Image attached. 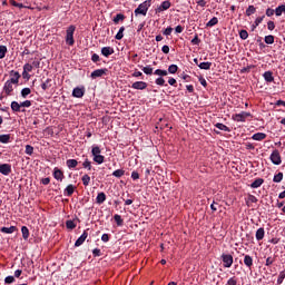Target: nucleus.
<instances>
[{
	"instance_id": "obj_1",
	"label": "nucleus",
	"mask_w": 285,
	"mask_h": 285,
	"mask_svg": "<svg viewBox=\"0 0 285 285\" xmlns=\"http://www.w3.org/2000/svg\"><path fill=\"white\" fill-rule=\"evenodd\" d=\"M153 0H146L145 2L140 3L138 6V8L135 10V14H142L144 17H146L147 12H148V8L150 7Z\"/></svg>"
},
{
	"instance_id": "obj_2",
	"label": "nucleus",
	"mask_w": 285,
	"mask_h": 285,
	"mask_svg": "<svg viewBox=\"0 0 285 285\" xmlns=\"http://www.w3.org/2000/svg\"><path fill=\"white\" fill-rule=\"evenodd\" d=\"M75 30L76 27L72 24L67 29L66 43H68V46H75Z\"/></svg>"
},
{
	"instance_id": "obj_3",
	"label": "nucleus",
	"mask_w": 285,
	"mask_h": 285,
	"mask_svg": "<svg viewBox=\"0 0 285 285\" xmlns=\"http://www.w3.org/2000/svg\"><path fill=\"white\" fill-rule=\"evenodd\" d=\"M91 154L96 164H104V156H101V149L98 146L92 147Z\"/></svg>"
},
{
	"instance_id": "obj_4",
	"label": "nucleus",
	"mask_w": 285,
	"mask_h": 285,
	"mask_svg": "<svg viewBox=\"0 0 285 285\" xmlns=\"http://www.w3.org/2000/svg\"><path fill=\"white\" fill-rule=\"evenodd\" d=\"M271 161L275 165V166H279V164H282V156L279 155V150H274L271 155Z\"/></svg>"
},
{
	"instance_id": "obj_5",
	"label": "nucleus",
	"mask_w": 285,
	"mask_h": 285,
	"mask_svg": "<svg viewBox=\"0 0 285 285\" xmlns=\"http://www.w3.org/2000/svg\"><path fill=\"white\" fill-rule=\"evenodd\" d=\"M1 175L8 176L12 173V166L10 164H0Z\"/></svg>"
},
{
	"instance_id": "obj_6",
	"label": "nucleus",
	"mask_w": 285,
	"mask_h": 285,
	"mask_svg": "<svg viewBox=\"0 0 285 285\" xmlns=\"http://www.w3.org/2000/svg\"><path fill=\"white\" fill-rule=\"evenodd\" d=\"M222 257H223L225 268H230L233 266V255L223 254Z\"/></svg>"
},
{
	"instance_id": "obj_7",
	"label": "nucleus",
	"mask_w": 285,
	"mask_h": 285,
	"mask_svg": "<svg viewBox=\"0 0 285 285\" xmlns=\"http://www.w3.org/2000/svg\"><path fill=\"white\" fill-rule=\"evenodd\" d=\"M246 117H250V112L243 111L233 116L234 121H246Z\"/></svg>"
},
{
	"instance_id": "obj_8",
	"label": "nucleus",
	"mask_w": 285,
	"mask_h": 285,
	"mask_svg": "<svg viewBox=\"0 0 285 285\" xmlns=\"http://www.w3.org/2000/svg\"><path fill=\"white\" fill-rule=\"evenodd\" d=\"M10 79L9 81H11V83H19V79H21V73H19V71H14V70H11L10 71Z\"/></svg>"
},
{
	"instance_id": "obj_9",
	"label": "nucleus",
	"mask_w": 285,
	"mask_h": 285,
	"mask_svg": "<svg viewBox=\"0 0 285 285\" xmlns=\"http://www.w3.org/2000/svg\"><path fill=\"white\" fill-rule=\"evenodd\" d=\"M131 88H134V90H146V88H148V83L144 81H136L131 85Z\"/></svg>"
},
{
	"instance_id": "obj_10",
	"label": "nucleus",
	"mask_w": 285,
	"mask_h": 285,
	"mask_svg": "<svg viewBox=\"0 0 285 285\" xmlns=\"http://www.w3.org/2000/svg\"><path fill=\"white\" fill-rule=\"evenodd\" d=\"M106 72H108V69L95 70L94 72H91V79H97L99 77H104V75H106Z\"/></svg>"
},
{
	"instance_id": "obj_11",
	"label": "nucleus",
	"mask_w": 285,
	"mask_h": 285,
	"mask_svg": "<svg viewBox=\"0 0 285 285\" xmlns=\"http://www.w3.org/2000/svg\"><path fill=\"white\" fill-rule=\"evenodd\" d=\"M170 8V1H164L158 8H156V13L164 12V10H168Z\"/></svg>"
},
{
	"instance_id": "obj_12",
	"label": "nucleus",
	"mask_w": 285,
	"mask_h": 285,
	"mask_svg": "<svg viewBox=\"0 0 285 285\" xmlns=\"http://www.w3.org/2000/svg\"><path fill=\"white\" fill-rule=\"evenodd\" d=\"M13 85H14V82H11V80H7V82L4 83V87H3L6 95H10L12 92V90H14V87H12Z\"/></svg>"
},
{
	"instance_id": "obj_13",
	"label": "nucleus",
	"mask_w": 285,
	"mask_h": 285,
	"mask_svg": "<svg viewBox=\"0 0 285 285\" xmlns=\"http://www.w3.org/2000/svg\"><path fill=\"white\" fill-rule=\"evenodd\" d=\"M85 92L86 91L83 90V88L77 87L72 91V97H76L77 99H81V97H83Z\"/></svg>"
},
{
	"instance_id": "obj_14",
	"label": "nucleus",
	"mask_w": 285,
	"mask_h": 285,
	"mask_svg": "<svg viewBox=\"0 0 285 285\" xmlns=\"http://www.w3.org/2000/svg\"><path fill=\"white\" fill-rule=\"evenodd\" d=\"M86 239H88V232L82 233V235L76 240L75 246H81Z\"/></svg>"
},
{
	"instance_id": "obj_15",
	"label": "nucleus",
	"mask_w": 285,
	"mask_h": 285,
	"mask_svg": "<svg viewBox=\"0 0 285 285\" xmlns=\"http://www.w3.org/2000/svg\"><path fill=\"white\" fill-rule=\"evenodd\" d=\"M115 53V49H112V47H104L101 49V55H104V57H110V55Z\"/></svg>"
},
{
	"instance_id": "obj_16",
	"label": "nucleus",
	"mask_w": 285,
	"mask_h": 285,
	"mask_svg": "<svg viewBox=\"0 0 285 285\" xmlns=\"http://www.w3.org/2000/svg\"><path fill=\"white\" fill-rule=\"evenodd\" d=\"M53 177L58 181H63V171H61V169H59V168H55Z\"/></svg>"
},
{
	"instance_id": "obj_17",
	"label": "nucleus",
	"mask_w": 285,
	"mask_h": 285,
	"mask_svg": "<svg viewBox=\"0 0 285 285\" xmlns=\"http://www.w3.org/2000/svg\"><path fill=\"white\" fill-rule=\"evenodd\" d=\"M265 81H267V83H272V81H275V78L273 77V72L272 71H266L263 75Z\"/></svg>"
},
{
	"instance_id": "obj_18",
	"label": "nucleus",
	"mask_w": 285,
	"mask_h": 285,
	"mask_svg": "<svg viewBox=\"0 0 285 285\" xmlns=\"http://www.w3.org/2000/svg\"><path fill=\"white\" fill-rule=\"evenodd\" d=\"M266 137V134L264 132H257L254 134L252 139H254L255 141H263V139Z\"/></svg>"
},
{
	"instance_id": "obj_19",
	"label": "nucleus",
	"mask_w": 285,
	"mask_h": 285,
	"mask_svg": "<svg viewBox=\"0 0 285 285\" xmlns=\"http://www.w3.org/2000/svg\"><path fill=\"white\" fill-rule=\"evenodd\" d=\"M14 230H17L16 226L2 227L1 228V233H6L7 235H11V233H14Z\"/></svg>"
},
{
	"instance_id": "obj_20",
	"label": "nucleus",
	"mask_w": 285,
	"mask_h": 285,
	"mask_svg": "<svg viewBox=\"0 0 285 285\" xmlns=\"http://www.w3.org/2000/svg\"><path fill=\"white\" fill-rule=\"evenodd\" d=\"M212 66H213V62H200L198 65V68H200V70H210Z\"/></svg>"
},
{
	"instance_id": "obj_21",
	"label": "nucleus",
	"mask_w": 285,
	"mask_h": 285,
	"mask_svg": "<svg viewBox=\"0 0 285 285\" xmlns=\"http://www.w3.org/2000/svg\"><path fill=\"white\" fill-rule=\"evenodd\" d=\"M262 184H264V179L262 178H257L256 180H254L250 185L252 188H259V186H262Z\"/></svg>"
},
{
	"instance_id": "obj_22",
	"label": "nucleus",
	"mask_w": 285,
	"mask_h": 285,
	"mask_svg": "<svg viewBox=\"0 0 285 285\" xmlns=\"http://www.w3.org/2000/svg\"><path fill=\"white\" fill-rule=\"evenodd\" d=\"M11 109L13 110V112H20L21 111V105H19V102H17V101H12L11 102Z\"/></svg>"
},
{
	"instance_id": "obj_23",
	"label": "nucleus",
	"mask_w": 285,
	"mask_h": 285,
	"mask_svg": "<svg viewBox=\"0 0 285 285\" xmlns=\"http://www.w3.org/2000/svg\"><path fill=\"white\" fill-rule=\"evenodd\" d=\"M217 23H219V19H217V17L212 18L208 22H207V28H213V26H217Z\"/></svg>"
},
{
	"instance_id": "obj_24",
	"label": "nucleus",
	"mask_w": 285,
	"mask_h": 285,
	"mask_svg": "<svg viewBox=\"0 0 285 285\" xmlns=\"http://www.w3.org/2000/svg\"><path fill=\"white\" fill-rule=\"evenodd\" d=\"M244 264H245V266L250 268V266H253V257H250L249 255H246L244 258Z\"/></svg>"
},
{
	"instance_id": "obj_25",
	"label": "nucleus",
	"mask_w": 285,
	"mask_h": 285,
	"mask_svg": "<svg viewBox=\"0 0 285 285\" xmlns=\"http://www.w3.org/2000/svg\"><path fill=\"white\" fill-rule=\"evenodd\" d=\"M52 86V79H47L45 82H42L41 88L42 90H48V88H51Z\"/></svg>"
},
{
	"instance_id": "obj_26",
	"label": "nucleus",
	"mask_w": 285,
	"mask_h": 285,
	"mask_svg": "<svg viewBox=\"0 0 285 285\" xmlns=\"http://www.w3.org/2000/svg\"><path fill=\"white\" fill-rule=\"evenodd\" d=\"M256 239L258 242H262V239H264V228H258L256 232Z\"/></svg>"
},
{
	"instance_id": "obj_27",
	"label": "nucleus",
	"mask_w": 285,
	"mask_h": 285,
	"mask_svg": "<svg viewBox=\"0 0 285 285\" xmlns=\"http://www.w3.org/2000/svg\"><path fill=\"white\" fill-rule=\"evenodd\" d=\"M21 233H22L23 239H28V237H30V230L28 229V227L22 226Z\"/></svg>"
},
{
	"instance_id": "obj_28",
	"label": "nucleus",
	"mask_w": 285,
	"mask_h": 285,
	"mask_svg": "<svg viewBox=\"0 0 285 285\" xmlns=\"http://www.w3.org/2000/svg\"><path fill=\"white\" fill-rule=\"evenodd\" d=\"M282 12H285V4H282L275 9L276 17H282Z\"/></svg>"
},
{
	"instance_id": "obj_29",
	"label": "nucleus",
	"mask_w": 285,
	"mask_h": 285,
	"mask_svg": "<svg viewBox=\"0 0 285 285\" xmlns=\"http://www.w3.org/2000/svg\"><path fill=\"white\" fill-rule=\"evenodd\" d=\"M96 199H97V204H104V202H106V194L99 193Z\"/></svg>"
},
{
	"instance_id": "obj_30",
	"label": "nucleus",
	"mask_w": 285,
	"mask_h": 285,
	"mask_svg": "<svg viewBox=\"0 0 285 285\" xmlns=\"http://www.w3.org/2000/svg\"><path fill=\"white\" fill-rule=\"evenodd\" d=\"M77 164H79V163L77 161V159H68V160H67V166H68V168H77Z\"/></svg>"
},
{
	"instance_id": "obj_31",
	"label": "nucleus",
	"mask_w": 285,
	"mask_h": 285,
	"mask_svg": "<svg viewBox=\"0 0 285 285\" xmlns=\"http://www.w3.org/2000/svg\"><path fill=\"white\" fill-rule=\"evenodd\" d=\"M124 30H126L125 27H121L118 31V33L116 35L115 39H117V41H121V39H124Z\"/></svg>"
},
{
	"instance_id": "obj_32",
	"label": "nucleus",
	"mask_w": 285,
	"mask_h": 285,
	"mask_svg": "<svg viewBox=\"0 0 285 285\" xmlns=\"http://www.w3.org/2000/svg\"><path fill=\"white\" fill-rule=\"evenodd\" d=\"M282 179H284V174L283 173H278L274 176L273 181H275V184H279V181H282Z\"/></svg>"
},
{
	"instance_id": "obj_33",
	"label": "nucleus",
	"mask_w": 285,
	"mask_h": 285,
	"mask_svg": "<svg viewBox=\"0 0 285 285\" xmlns=\"http://www.w3.org/2000/svg\"><path fill=\"white\" fill-rule=\"evenodd\" d=\"M250 204H257V197H255L254 195H249L247 197V206H250Z\"/></svg>"
},
{
	"instance_id": "obj_34",
	"label": "nucleus",
	"mask_w": 285,
	"mask_h": 285,
	"mask_svg": "<svg viewBox=\"0 0 285 285\" xmlns=\"http://www.w3.org/2000/svg\"><path fill=\"white\" fill-rule=\"evenodd\" d=\"M216 128H218V130H224L225 132H229L230 129H228V127H226V125L222 124V122H217L216 124Z\"/></svg>"
},
{
	"instance_id": "obj_35",
	"label": "nucleus",
	"mask_w": 285,
	"mask_h": 285,
	"mask_svg": "<svg viewBox=\"0 0 285 285\" xmlns=\"http://www.w3.org/2000/svg\"><path fill=\"white\" fill-rule=\"evenodd\" d=\"M10 141V135H0V142L8 144Z\"/></svg>"
},
{
	"instance_id": "obj_36",
	"label": "nucleus",
	"mask_w": 285,
	"mask_h": 285,
	"mask_svg": "<svg viewBox=\"0 0 285 285\" xmlns=\"http://www.w3.org/2000/svg\"><path fill=\"white\" fill-rule=\"evenodd\" d=\"M126 174V171L124 169H117L112 173L114 177H124V175Z\"/></svg>"
},
{
	"instance_id": "obj_37",
	"label": "nucleus",
	"mask_w": 285,
	"mask_h": 285,
	"mask_svg": "<svg viewBox=\"0 0 285 285\" xmlns=\"http://www.w3.org/2000/svg\"><path fill=\"white\" fill-rule=\"evenodd\" d=\"M66 226L69 230H73V228H77V225L75 224L73 220H67Z\"/></svg>"
},
{
	"instance_id": "obj_38",
	"label": "nucleus",
	"mask_w": 285,
	"mask_h": 285,
	"mask_svg": "<svg viewBox=\"0 0 285 285\" xmlns=\"http://www.w3.org/2000/svg\"><path fill=\"white\" fill-rule=\"evenodd\" d=\"M177 70H179V67H177V65H170V66L168 67V72H169L170 75H175V72H177Z\"/></svg>"
},
{
	"instance_id": "obj_39",
	"label": "nucleus",
	"mask_w": 285,
	"mask_h": 285,
	"mask_svg": "<svg viewBox=\"0 0 285 285\" xmlns=\"http://www.w3.org/2000/svg\"><path fill=\"white\" fill-rule=\"evenodd\" d=\"M114 219L117 223V226H122L124 225V219H121V216H119V214H116L114 216Z\"/></svg>"
},
{
	"instance_id": "obj_40",
	"label": "nucleus",
	"mask_w": 285,
	"mask_h": 285,
	"mask_svg": "<svg viewBox=\"0 0 285 285\" xmlns=\"http://www.w3.org/2000/svg\"><path fill=\"white\" fill-rule=\"evenodd\" d=\"M6 52H8V47L0 46V59H3L6 57Z\"/></svg>"
},
{
	"instance_id": "obj_41",
	"label": "nucleus",
	"mask_w": 285,
	"mask_h": 285,
	"mask_svg": "<svg viewBox=\"0 0 285 285\" xmlns=\"http://www.w3.org/2000/svg\"><path fill=\"white\" fill-rule=\"evenodd\" d=\"M262 21H264V16L256 18V20L252 27V30H255V28H257V26H259V23H262Z\"/></svg>"
},
{
	"instance_id": "obj_42",
	"label": "nucleus",
	"mask_w": 285,
	"mask_h": 285,
	"mask_svg": "<svg viewBox=\"0 0 285 285\" xmlns=\"http://www.w3.org/2000/svg\"><path fill=\"white\" fill-rule=\"evenodd\" d=\"M124 19H126V17L121 13H118L115 18H114V23H119V21H124Z\"/></svg>"
},
{
	"instance_id": "obj_43",
	"label": "nucleus",
	"mask_w": 285,
	"mask_h": 285,
	"mask_svg": "<svg viewBox=\"0 0 285 285\" xmlns=\"http://www.w3.org/2000/svg\"><path fill=\"white\" fill-rule=\"evenodd\" d=\"M66 193H67L68 197H70L72 195V193H75V186L68 185L66 188Z\"/></svg>"
},
{
	"instance_id": "obj_44",
	"label": "nucleus",
	"mask_w": 285,
	"mask_h": 285,
	"mask_svg": "<svg viewBox=\"0 0 285 285\" xmlns=\"http://www.w3.org/2000/svg\"><path fill=\"white\" fill-rule=\"evenodd\" d=\"M255 11H256L255 6H249L246 10L247 17H250V14H255Z\"/></svg>"
},
{
	"instance_id": "obj_45",
	"label": "nucleus",
	"mask_w": 285,
	"mask_h": 285,
	"mask_svg": "<svg viewBox=\"0 0 285 285\" xmlns=\"http://www.w3.org/2000/svg\"><path fill=\"white\" fill-rule=\"evenodd\" d=\"M154 75H158L159 77H166L168 75V71L166 70H161V69H157Z\"/></svg>"
},
{
	"instance_id": "obj_46",
	"label": "nucleus",
	"mask_w": 285,
	"mask_h": 285,
	"mask_svg": "<svg viewBox=\"0 0 285 285\" xmlns=\"http://www.w3.org/2000/svg\"><path fill=\"white\" fill-rule=\"evenodd\" d=\"M35 153V147L27 145L26 146V155H32Z\"/></svg>"
},
{
	"instance_id": "obj_47",
	"label": "nucleus",
	"mask_w": 285,
	"mask_h": 285,
	"mask_svg": "<svg viewBox=\"0 0 285 285\" xmlns=\"http://www.w3.org/2000/svg\"><path fill=\"white\" fill-rule=\"evenodd\" d=\"M30 92H32V90H30V88H23V89L21 90V96L26 99V97H27L28 95H30Z\"/></svg>"
},
{
	"instance_id": "obj_48",
	"label": "nucleus",
	"mask_w": 285,
	"mask_h": 285,
	"mask_svg": "<svg viewBox=\"0 0 285 285\" xmlns=\"http://www.w3.org/2000/svg\"><path fill=\"white\" fill-rule=\"evenodd\" d=\"M265 43H268V45L275 43V37H273V36H266V37H265Z\"/></svg>"
},
{
	"instance_id": "obj_49",
	"label": "nucleus",
	"mask_w": 285,
	"mask_h": 285,
	"mask_svg": "<svg viewBox=\"0 0 285 285\" xmlns=\"http://www.w3.org/2000/svg\"><path fill=\"white\" fill-rule=\"evenodd\" d=\"M30 106H32V101L30 100H26L20 104V108H30Z\"/></svg>"
},
{
	"instance_id": "obj_50",
	"label": "nucleus",
	"mask_w": 285,
	"mask_h": 285,
	"mask_svg": "<svg viewBox=\"0 0 285 285\" xmlns=\"http://www.w3.org/2000/svg\"><path fill=\"white\" fill-rule=\"evenodd\" d=\"M82 184H83V186H88V184H90V176L83 175L82 176Z\"/></svg>"
},
{
	"instance_id": "obj_51",
	"label": "nucleus",
	"mask_w": 285,
	"mask_h": 285,
	"mask_svg": "<svg viewBox=\"0 0 285 285\" xmlns=\"http://www.w3.org/2000/svg\"><path fill=\"white\" fill-rule=\"evenodd\" d=\"M239 37H240V39H243V40L248 39V31H246V30H240Z\"/></svg>"
},
{
	"instance_id": "obj_52",
	"label": "nucleus",
	"mask_w": 285,
	"mask_h": 285,
	"mask_svg": "<svg viewBox=\"0 0 285 285\" xmlns=\"http://www.w3.org/2000/svg\"><path fill=\"white\" fill-rule=\"evenodd\" d=\"M142 72H145V75H153V68L150 66L144 67Z\"/></svg>"
},
{
	"instance_id": "obj_53",
	"label": "nucleus",
	"mask_w": 285,
	"mask_h": 285,
	"mask_svg": "<svg viewBox=\"0 0 285 285\" xmlns=\"http://www.w3.org/2000/svg\"><path fill=\"white\" fill-rule=\"evenodd\" d=\"M83 168H88V170L92 169V165L90 164V160L86 159L82 164Z\"/></svg>"
},
{
	"instance_id": "obj_54",
	"label": "nucleus",
	"mask_w": 285,
	"mask_h": 285,
	"mask_svg": "<svg viewBox=\"0 0 285 285\" xmlns=\"http://www.w3.org/2000/svg\"><path fill=\"white\" fill-rule=\"evenodd\" d=\"M14 283V276H7L4 278V284H12Z\"/></svg>"
},
{
	"instance_id": "obj_55",
	"label": "nucleus",
	"mask_w": 285,
	"mask_h": 285,
	"mask_svg": "<svg viewBox=\"0 0 285 285\" xmlns=\"http://www.w3.org/2000/svg\"><path fill=\"white\" fill-rule=\"evenodd\" d=\"M23 71H24V72H32V65L26 63V65L23 66Z\"/></svg>"
},
{
	"instance_id": "obj_56",
	"label": "nucleus",
	"mask_w": 285,
	"mask_h": 285,
	"mask_svg": "<svg viewBox=\"0 0 285 285\" xmlns=\"http://www.w3.org/2000/svg\"><path fill=\"white\" fill-rule=\"evenodd\" d=\"M10 3H11V6H14L16 8H24V7H23V3H18V2L14 1V0H10Z\"/></svg>"
},
{
	"instance_id": "obj_57",
	"label": "nucleus",
	"mask_w": 285,
	"mask_h": 285,
	"mask_svg": "<svg viewBox=\"0 0 285 285\" xmlns=\"http://www.w3.org/2000/svg\"><path fill=\"white\" fill-rule=\"evenodd\" d=\"M156 83H157V86H164V83H166V80L160 77V78L156 79Z\"/></svg>"
},
{
	"instance_id": "obj_58",
	"label": "nucleus",
	"mask_w": 285,
	"mask_h": 285,
	"mask_svg": "<svg viewBox=\"0 0 285 285\" xmlns=\"http://www.w3.org/2000/svg\"><path fill=\"white\" fill-rule=\"evenodd\" d=\"M164 35H165L166 37H169V35H173V28L169 27V28L165 29Z\"/></svg>"
},
{
	"instance_id": "obj_59",
	"label": "nucleus",
	"mask_w": 285,
	"mask_h": 285,
	"mask_svg": "<svg viewBox=\"0 0 285 285\" xmlns=\"http://www.w3.org/2000/svg\"><path fill=\"white\" fill-rule=\"evenodd\" d=\"M161 51H163L165 55H168V52H170V47H168L167 45H165V46H163Z\"/></svg>"
},
{
	"instance_id": "obj_60",
	"label": "nucleus",
	"mask_w": 285,
	"mask_h": 285,
	"mask_svg": "<svg viewBox=\"0 0 285 285\" xmlns=\"http://www.w3.org/2000/svg\"><path fill=\"white\" fill-rule=\"evenodd\" d=\"M267 28H268V30H275V22L268 21L267 22Z\"/></svg>"
},
{
	"instance_id": "obj_61",
	"label": "nucleus",
	"mask_w": 285,
	"mask_h": 285,
	"mask_svg": "<svg viewBox=\"0 0 285 285\" xmlns=\"http://www.w3.org/2000/svg\"><path fill=\"white\" fill-rule=\"evenodd\" d=\"M91 61H94V63H97V61H99V55L94 53L91 57Z\"/></svg>"
},
{
	"instance_id": "obj_62",
	"label": "nucleus",
	"mask_w": 285,
	"mask_h": 285,
	"mask_svg": "<svg viewBox=\"0 0 285 285\" xmlns=\"http://www.w3.org/2000/svg\"><path fill=\"white\" fill-rule=\"evenodd\" d=\"M266 14H267V17H273V14H275V10L268 8V9L266 10Z\"/></svg>"
},
{
	"instance_id": "obj_63",
	"label": "nucleus",
	"mask_w": 285,
	"mask_h": 285,
	"mask_svg": "<svg viewBox=\"0 0 285 285\" xmlns=\"http://www.w3.org/2000/svg\"><path fill=\"white\" fill-rule=\"evenodd\" d=\"M131 178H132V179H139V173L132 171V173H131Z\"/></svg>"
},
{
	"instance_id": "obj_64",
	"label": "nucleus",
	"mask_w": 285,
	"mask_h": 285,
	"mask_svg": "<svg viewBox=\"0 0 285 285\" xmlns=\"http://www.w3.org/2000/svg\"><path fill=\"white\" fill-rule=\"evenodd\" d=\"M228 285H237V281L235 278H230L228 282H227Z\"/></svg>"
}]
</instances>
